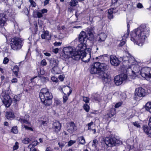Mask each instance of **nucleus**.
<instances>
[{
    "label": "nucleus",
    "mask_w": 151,
    "mask_h": 151,
    "mask_svg": "<svg viewBox=\"0 0 151 151\" xmlns=\"http://www.w3.org/2000/svg\"><path fill=\"white\" fill-rule=\"evenodd\" d=\"M39 97L41 101L44 104H50L48 102L52 98V93H50L47 88H43L40 91Z\"/></svg>",
    "instance_id": "nucleus-5"
},
{
    "label": "nucleus",
    "mask_w": 151,
    "mask_h": 151,
    "mask_svg": "<svg viewBox=\"0 0 151 151\" xmlns=\"http://www.w3.org/2000/svg\"><path fill=\"white\" fill-rule=\"evenodd\" d=\"M78 3V1L76 0H71V1L70 3V5L72 6H75L76 4Z\"/></svg>",
    "instance_id": "nucleus-36"
},
{
    "label": "nucleus",
    "mask_w": 151,
    "mask_h": 151,
    "mask_svg": "<svg viewBox=\"0 0 151 151\" xmlns=\"http://www.w3.org/2000/svg\"><path fill=\"white\" fill-rule=\"evenodd\" d=\"M127 78V74H121L116 76L114 78V82L117 86H119L122 84L124 81L126 80Z\"/></svg>",
    "instance_id": "nucleus-10"
},
{
    "label": "nucleus",
    "mask_w": 151,
    "mask_h": 151,
    "mask_svg": "<svg viewBox=\"0 0 151 151\" xmlns=\"http://www.w3.org/2000/svg\"><path fill=\"white\" fill-rule=\"evenodd\" d=\"M142 128L144 132L147 135L151 130V127L149 126H148L147 125H144L142 127Z\"/></svg>",
    "instance_id": "nucleus-27"
},
{
    "label": "nucleus",
    "mask_w": 151,
    "mask_h": 151,
    "mask_svg": "<svg viewBox=\"0 0 151 151\" xmlns=\"http://www.w3.org/2000/svg\"><path fill=\"white\" fill-rule=\"evenodd\" d=\"M55 104H60V101L58 99H56L55 100Z\"/></svg>",
    "instance_id": "nucleus-64"
},
{
    "label": "nucleus",
    "mask_w": 151,
    "mask_h": 151,
    "mask_svg": "<svg viewBox=\"0 0 151 151\" xmlns=\"http://www.w3.org/2000/svg\"><path fill=\"white\" fill-rule=\"evenodd\" d=\"M99 65L98 62H96L92 65L90 67V72L91 74H98L99 76L98 66Z\"/></svg>",
    "instance_id": "nucleus-16"
},
{
    "label": "nucleus",
    "mask_w": 151,
    "mask_h": 151,
    "mask_svg": "<svg viewBox=\"0 0 151 151\" xmlns=\"http://www.w3.org/2000/svg\"><path fill=\"white\" fill-rule=\"evenodd\" d=\"M83 100L86 103H88L89 101V98L88 97H83Z\"/></svg>",
    "instance_id": "nucleus-40"
},
{
    "label": "nucleus",
    "mask_w": 151,
    "mask_h": 151,
    "mask_svg": "<svg viewBox=\"0 0 151 151\" xmlns=\"http://www.w3.org/2000/svg\"><path fill=\"white\" fill-rule=\"evenodd\" d=\"M37 15L38 18H40L42 17V12H37Z\"/></svg>",
    "instance_id": "nucleus-50"
},
{
    "label": "nucleus",
    "mask_w": 151,
    "mask_h": 151,
    "mask_svg": "<svg viewBox=\"0 0 151 151\" xmlns=\"http://www.w3.org/2000/svg\"><path fill=\"white\" fill-rule=\"evenodd\" d=\"M137 8H138L139 9H141V8H142L143 7V6L142 4L139 3L138 4H137Z\"/></svg>",
    "instance_id": "nucleus-53"
},
{
    "label": "nucleus",
    "mask_w": 151,
    "mask_h": 151,
    "mask_svg": "<svg viewBox=\"0 0 151 151\" xmlns=\"http://www.w3.org/2000/svg\"><path fill=\"white\" fill-rule=\"evenodd\" d=\"M124 63L128 64V66L124 68V72L129 76L139 77L141 76L145 79L149 81L151 79V68L143 67V63L135 61L134 58L129 55L122 58Z\"/></svg>",
    "instance_id": "nucleus-1"
},
{
    "label": "nucleus",
    "mask_w": 151,
    "mask_h": 151,
    "mask_svg": "<svg viewBox=\"0 0 151 151\" xmlns=\"http://www.w3.org/2000/svg\"><path fill=\"white\" fill-rule=\"evenodd\" d=\"M31 140V139L28 138H26L22 141V142L25 144H28Z\"/></svg>",
    "instance_id": "nucleus-34"
},
{
    "label": "nucleus",
    "mask_w": 151,
    "mask_h": 151,
    "mask_svg": "<svg viewBox=\"0 0 151 151\" xmlns=\"http://www.w3.org/2000/svg\"><path fill=\"white\" fill-rule=\"evenodd\" d=\"M135 127H136L137 128H139L140 127V125L139 123L137 122H136L133 123Z\"/></svg>",
    "instance_id": "nucleus-47"
},
{
    "label": "nucleus",
    "mask_w": 151,
    "mask_h": 151,
    "mask_svg": "<svg viewBox=\"0 0 151 151\" xmlns=\"http://www.w3.org/2000/svg\"><path fill=\"white\" fill-rule=\"evenodd\" d=\"M41 38L42 39H45L48 40H50L51 36L49 32L47 30L44 31L43 33L41 35Z\"/></svg>",
    "instance_id": "nucleus-21"
},
{
    "label": "nucleus",
    "mask_w": 151,
    "mask_h": 151,
    "mask_svg": "<svg viewBox=\"0 0 151 151\" xmlns=\"http://www.w3.org/2000/svg\"><path fill=\"white\" fill-rule=\"evenodd\" d=\"M63 89H64V90H65L66 91H69L68 92H67L68 96H69L70 95L72 91V89L69 86H64V87L62 89V91H63Z\"/></svg>",
    "instance_id": "nucleus-32"
},
{
    "label": "nucleus",
    "mask_w": 151,
    "mask_h": 151,
    "mask_svg": "<svg viewBox=\"0 0 151 151\" xmlns=\"http://www.w3.org/2000/svg\"><path fill=\"white\" fill-rule=\"evenodd\" d=\"M52 73L54 74H59L60 73L61 71L58 65L52 68L51 70Z\"/></svg>",
    "instance_id": "nucleus-24"
},
{
    "label": "nucleus",
    "mask_w": 151,
    "mask_h": 151,
    "mask_svg": "<svg viewBox=\"0 0 151 151\" xmlns=\"http://www.w3.org/2000/svg\"><path fill=\"white\" fill-rule=\"evenodd\" d=\"M6 116L8 119L10 118L14 119L15 117V116L14 113L11 112H6Z\"/></svg>",
    "instance_id": "nucleus-29"
},
{
    "label": "nucleus",
    "mask_w": 151,
    "mask_h": 151,
    "mask_svg": "<svg viewBox=\"0 0 151 151\" xmlns=\"http://www.w3.org/2000/svg\"><path fill=\"white\" fill-rule=\"evenodd\" d=\"M65 144L66 142H59L58 143L60 147L61 148H62L63 147L65 146Z\"/></svg>",
    "instance_id": "nucleus-46"
},
{
    "label": "nucleus",
    "mask_w": 151,
    "mask_h": 151,
    "mask_svg": "<svg viewBox=\"0 0 151 151\" xmlns=\"http://www.w3.org/2000/svg\"><path fill=\"white\" fill-rule=\"evenodd\" d=\"M23 39L18 37L12 38L10 42L11 48L15 50L20 49L23 45Z\"/></svg>",
    "instance_id": "nucleus-7"
},
{
    "label": "nucleus",
    "mask_w": 151,
    "mask_h": 151,
    "mask_svg": "<svg viewBox=\"0 0 151 151\" xmlns=\"http://www.w3.org/2000/svg\"><path fill=\"white\" fill-rule=\"evenodd\" d=\"M43 54L49 57L51 56L50 54L48 52H43Z\"/></svg>",
    "instance_id": "nucleus-60"
},
{
    "label": "nucleus",
    "mask_w": 151,
    "mask_h": 151,
    "mask_svg": "<svg viewBox=\"0 0 151 151\" xmlns=\"http://www.w3.org/2000/svg\"><path fill=\"white\" fill-rule=\"evenodd\" d=\"M94 28L93 27H88L87 28L86 32L88 35L89 37L86 35V33L84 31H82L78 37L79 42L80 43H86L88 39L90 40H92L94 38Z\"/></svg>",
    "instance_id": "nucleus-4"
},
{
    "label": "nucleus",
    "mask_w": 151,
    "mask_h": 151,
    "mask_svg": "<svg viewBox=\"0 0 151 151\" xmlns=\"http://www.w3.org/2000/svg\"><path fill=\"white\" fill-rule=\"evenodd\" d=\"M20 98L21 96L19 95L14 96L12 100L11 99V103H16L20 100Z\"/></svg>",
    "instance_id": "nucleus-28"
},
{
    "label": "nucleus",
    "mask_w": 151,
    "mask_h": 151,
    "mask_svg": "<svg viewBox=\"0 0 151 151\" xmlns=\"http://www.w3.org/2000/svg\"><path fill=\"white\" fill-rule=\"evenodd\" d=\"M24 127L26 129L31 130V131H33V129L31 127H28L26 126H24Z\"/></svg>",
    "instance_id": "nucleus-55"
},
{
    "label": "nucleus",
    "mask_w": 151,
    "mask_h": 151,
    "mask_svg": "<svg viewBox=\"0 0 151 151\" xmlns=\"http://www.w3.org/2000/svg\"><path fill=\"white\" fill-rule=\"evenodd\" d=\"M9 60V58L7 57H6L4 58L3 61V63L4 64H6L7 63Z\"/></svg>",
    "instance_id": "nucleus-43"
},
{
    "label": "nucleus",
    "mask_w": 151,
    "mask_h": 151,
    "mask_svg": "<svg viewBox=\"0 0 151 151\" xmlns=\"http://www.w3.org/2000/svg\"><path fill=\"white\" fill-rule=\"evenodd\" d=\"M53 129L54 131L56 133L59 132L61 128V124L58 121H55L53 123Z\"/></svg>",
    "instance_id": "nucleus-19"
},
{
    "label": "nucleus",
    "mask_w": 151,
    "mask_h": 151,
    "mask_svg": "<svg viewBox=\"0 0 151 151\" xmlns=\"http://www.w3.org/2000/svg\"><path fill=\"white\" fill-rule=\"evenodd\" d=\"M51 79L52 81L56 83L58 81L57 78L55 76H52L51 78Z\"/></svg>",
    "instance_id": "nucleus-45"
},
{
    "label": "nucleus",
    "mask_w": 151,
    "mask_h": 151,
    "mask_svg": "<svg viewBox=\"0 0 151 151\" xmlns=\"http://www.w3.org/2000/svg\"><path fill=\"white\" fill-rule=\"evenodd\" d=\"M135 96L134 97L135 99L137 100L136 97L138 96L139 98L145 96L146 94L145 90L141 87L136 88L135 90Z\"/></svg>",
    "instance_id": "nucleus-12"
},
{
    "label": "nucleus",
    "mask_w": 151,
    "mask_h": 151,
    "mask_svg": "<svg viewBox=\"0 0 151 151\" xmlns=\"http://www.w3.org/2000/svg\"><path fill=\"white\" fill-rule=\"evenodd\" d=\"M40 11L42 12V14H44L46 13L47 12V9H43L41 10Z\"/></svg>",
    "instance_id": "nucleus-58"
},
{
    "label": "nucleus",
    "mask_w": 151,
    "mask_h": 151,
    "mask_svg": "<svg viewBox=\"0 0 151 151\" xmlns=\"http://www.w3.org/2000/svg\"><path fill=\"white\" fill-rule=\"evenodd\" d=\"M116 113V112L115 109L111 108L110 110L109 113L107 114V115L109 117L111 118L115 115Z\"/></svg>",
    "instance_id": "nucleus-30"
},
{
    "label": "nucleus",
    "mask_w": 151,
    "mask_h": 151,
    "mask_svg": "<svg viewBox=\"0 0 151 151\" xmlns=\"http://www.w3.org/2000/svg\"><path fill=\"white\" fill-rule=\"evenodd\" d=\"M63 103H64L66 102V101L68 99V97L67 96H66V94L65 93V95L63 96Z\"/></svg>",
    "instance_id": "nucleus-51"
},
{
    "label": "nucleus",
    "mask_w": 151,
    "mask_h": 151,
    "mask_svg": "<svg viewBox=\"0 0 151 151\" xmlns=\"http://www.w3.org/2000/svg\"><path fill=\"white\" fill-rule=\"evenodd\" d=\"M96 60H98L100 61H103L104 60V55H102L99 56L98 57H96Z\"/></svg>",
    "instance_id": "nucleus-37"
},
{
    "label": "nucleus",
    "mask_w": 151,
    "mask_h": 151,
    "mask_svg": "<svg viewBox=\"0 0 151 151\" xmlns=\"http://www.w3.org/2000/svg\"><path fill=\"white\" fill-rule=\"evenodd\" d=\"M98 141L97 139H94L93 141V146H94L95 147H96V144L98 143Z\"/></svg>",
    "instance_id": "nucleus-57"
},
{
    "label": "nucleus",
    "mask_w": 151,
    "mask_h": 151,
    "mask_svg": "<svg viewBox=\"0 0 151 151\" xmlns=\"http://www.w3.org/2000/svg\"><path fill=\"white\" fill-rule=\"evenodd\" d=\"M110 62L112 65L115 66H118L120 63V61L114 55L110 56Z\"/></svg>",
    "instance_id": "nucleus-18"
},
{
    "label": "nucleus",
    "mask_w": 151,
    "mask_h": 151,
    "mask_svg": "<svg viewBox=\"0 0 151 151\" xmlns=\"http://www.w3.org/2000/svg\"><path fill=\"white\" fill-rule=\"evenodd\" d=\"M150 32V28L148 25L142 24L131 32L130 40L134 43L142 46L149 36Z\"/></svg>",
    "instance_id": "nucleus-2"
},
{
    "label": "nucleus",
    "mask_w": 151,
    "mask_h": 151,
    "mask_svg": "<svg viewBox=\"0 0 151 151\" xmlns=\"http://www.w3.org/2000/svg\"><path fill=\"white\" fill-rule=\"evenodd\" d=\"M14 13L12 9H9L5 12V14L0 13V27H2L7 25L6 19L13 17Z\"/></svg>",
    "instance_id": "nucleus-6"
},
{
    "label": "nucleus",
    "mask_w": 151,
    "mask_h": 151,
    "mask_svg": "<svg viewBox=\"0 0 151 151\" xmlns=\"http://www.w3.org/2000/svg\"><path fill=\"white\" fill-rule=\"evenodd\" d=\"M11 131L14 134H16L18 132V130L17 126L13 127L11 129Z\"/></svg>",
    "instance_id": "nucleus-35"
},
{
    "label": "nucleus",
    "mask_w": 151,
    "mask_h": 151,
    "mask_svg": "<svg viewBox=\"0 0 151 151\" xmlns=\"http://www.w3.org/2000/svg\"><path fill=\"white\" fill-rule=\"evenodd\" d=\"M104 142L105 144L109 147H112L122 143L121 141L117 139L115 137L109 136L105 138Z\"/></svg>",
    "instance_id": "nucleus-9"
},
{
    "label": "nucleus",
    "mask_w": 151,
    "mask_h": 151,
    "mask_svg": "<svg viewBox=\"0 0 151 151\" xmlns=\"http://www.w3.org/2000/svg\"><path fill=\"white\" fill-rule=\"evenodd\" d=\"M86 43H81L78 46L76 52L80 54L81 56L80 58L81 59L82 61L87 63L89 61V58H88L86 60L84 58V56H85V55L84 54L85 50L86 48Z\"/></svg>",
    "instance_id": "nucleus-8"
},
{
    "label": "nucleus",
    "mask_w": 151,
    "mask_h": 151,
    "mask_svg": "<svg viewBox=\"0 0 151 151\" xmlns=\"http://www.w3.org/2000/svg\"><path fill=\"white\" fill-rule=\"evenodd\" d=\"M52 148L50 147H47L46 148V149L45 151H52Z\"/></svg>",
    "instance_id": "nucleus-61"
},
{
    "label": "nucleus",
    "mask_w": 151,
    "mask_h": 151,
    "mask_svg": "<svg viewBox=\"0 0 151 151\" xmlns=\"http://www.w3.org/2000/svg\"><path fill=\"white\" fill-rule=\"evenodd\" d=\"M107 37L106 34L104 32L99 34L98 36V41L99 42H101L104 41Z\"/></svg>",
    "instance_id": "nucleus-20"
},
{
    "label": "nucleus",
    "mask_w": 151,
    "mask_h": 151,
    "mask_svg": "<svg viewBox=\"0 0 151 151\" xmlns=\"http://www.w3.org/2000/svg\"><path fill=\"white\" fill-rule=\"evenodd\" d=\"M50 65L52 68L58 65L59 61L58 60L54 58H52L50 60Z\"/></svg>",
    "instance_id": "nucleus-22"
},
{
    "label": "nucleus",
    "mask_w": 151,
    "mask_h": 151,
    "mask_svg": "<svg viewBox=\"0 0 151 151\" xmlns=\"http://www.w3.org/2000/svg\"><path fill=\"white\" fill-rule=\"evenodd\" d=\"M18 148V143L16 142L13 146V149L14 150H17Z\"/></svg>",
    "instance_id": "nucleus-42"
},
{
    "label": "nucleus",
    "mask_w": 151,
    "mask_h": 151,
    "mask_svg": "<svg viewBox=\"0 0 151 151\" xmlns=\"http://www.w3.org/2000/svg\"><path fill=\"white\" fill-rule=\"evenodd\" d=\"M1 99L4 104H11V99L6 91H3L1 95Z\"/></svg>",
    "instance_id": "nucleus-13"
},
{
    "label": "nucleus",
    "mask_w": 151,
    "mask_h": 151,
    "mask_svg": "<svg viewBox=\"0 0 151 151\" xmlns=\"http://www.w3.org/2000/svg\"><path fill=\"white\" fill-rule=\"evenodd\" d=\"M19 70V68L17 65H16L14 67L13 72L15 76L17 78H20V77L18 75Z\"/></svg>",
    "instance_id": "nucleus-25"
},
{
    "label": "nucleus",
    "mask_w": 151,
    "mask_h": 151,
    "mask_svg": "<svg viewBox=\"0 0 151 151\" xmlns=\"http://www.w3.org/2000/svg\"><path fill=\"white\" fill-rule=\"evenodd\" d=\"M38 142L37 141H34L31 144H30L29 147H30L31 145H32V147H35V146H36L38 144Z\"/></svg>",
    "instance_id": "nucleus-41"
},
{
    "label": "nucleus",
    "mask_w": 151,
    "mask_h": 151,
    "mask_svg": "<svg viewBox=\"0 0 151 151\" xmlns=\"http://www.w3.org/2000/svg\"><path fill=\"white\" fill-rule=\"evenodd\" d=\"M99 95L95 94L91 97V98L93 99V103H98V102L100 101L101 100V99L99 98Z\"/></svg>",
    "instance_id": "nucleus-31"
},
{
    "label": "nucleus",
    "mask_w": 151,
    "mask_h": 151,
    "mask_svg": "<svg viewBox=\"0 0 151 151\" xmlns=\"http://www.w3.org/2000/svg\"><path fill=\"white\" fill-rule=\"evenodd\" d=\"M62 56L65 59L70 60H78L81 57L80 54L76 52V50L72 46H68L63 48Z\"/></svg>",
    "instance_id": "nucleus-3"
},
{
    "label": "nucleus",
    "mask_w": 151,
    "mask_h": 151,
    "mask_svg": "<svg viewBox=\"0 0 151 151\" xmlns=\"http://www.w3.org/2000/svg\"><path fill=\"white\" fill-rule=\"evenodd\" d=\"M76 129V127L73 122L67 123V130L69 133H72Z\"/></svg>",
    "instance_id": "nucleus-17"
},
{
    "label": "nucleus",
    "mask_w": 151,
    "mask_h": 151,
    "mask_svg": "<svg viewBox=\"0 0 151 151\" xmlns=\"http://www.w3.org/2000/svg\"><path fill=\"white\" fill-rule=\"evenodd\" d=\"M78 142L81 144L84 145L85 143L84 138L83 136H81L78 138Z\"/></svg>",
    "instance_id": "nucleus-33"
},
{
    "label": "nucleus",
    "mask_w": 151,
    "mask_h": 151,
    "mask_svg": "<svg viewBox=\"0 0 151 151\" xmlns=\"http://www.w3.org/2000/svg\"><path fill=\"white\" fill-rule=\"evenodd\" d=\"M50 0H45L44 2V5L46 6L47 5L48 3Z\"/></svg>",
    "instance_id": "nucleus-62"
},
{
    "label": "nucleus",
    "mask_w": 151,
    "mask_h": 151,
    "mask_svg": "<svg viewBox=\"0 0 151 151\" xmlns=\"http://www.w3.org/2000/svg\"><path fill=\"white\" fill-rule=\"evenodd\" d=\"M91 49L90 48H88L86 49L85 50L84 54L85 56H84V58L85 59H87L88 58H89V59L91 58Z\"/></svg>",
    "instance_id": "nucleus-23"
},
{
    "label": "nucleus",
    "mask_w": 151,
    "mask_h": 151,
    "mask_svg": "<svg viewBox=\"0 0 151 151\" xmlns=\"http://www.w3.org/2000/svg\"><path fill=\"white\" fill-rule=\"evenodd\" d=\"M114 8H111L108 10V17L109 19H111L113 18V14L114 12H115L114 11Z\"/></svg>",
    "instance_id": "nucleus-26"
},
{
    "label": "nucleus",
    "mask_w": 151,
    "mask_h": 151,
    "mask_svg": "<svg viewBox=\"0 0 151 151\" xmlns=\"http://www.w3.org/2000/svg\"><path fill=\"white\" fill-rule=\"evenodd\" d=\"M83 108L86 112H88L89 110V106L88 104H84Z\"/></svg>",
    "instance_id": "nucleus-39"
},
{
    "label": "nucleus",
    "mask_w": 151,
    "mask_h": 151,
    "mask_svg": "<svg viewBox=\"0 0 151 151\" xmlns=\"http://www.w3.org/2000/svg\"><path fill=\"white\" fill-rule=\"evenodd\" d=\"M99 77L102 78L104 83L106 84H111L112 81L110 76L107 73H106L99 76Z\"/></svg>",
    "instance_id": "nucleus-15"
},
{
    "label": "nucleus",
    "mask_w": 151,
    "mask_h": 151,
    "mask_svg": "<svg viewBox=\"0 0 151 151\" xmlns=\"http://www.w3.org/2000/svg\"><path fill=\"white\" fill-rule=\"evenodd\" d=\"M99 65L98 66L99 72V76L106 73V71L108 69V66L104 63H101L97 62Z\"/></svg>",
    "instance_id": "nucleus-14"
},
{
    "label": "nucleus",
    "mask_w": 151,
    "mask_h": 151,
    "mask_svg": "<svg viewBox=\"0 0 151 151\" xmlns=\"http://www.w3.org/2000/svg\"><path fill=\"white\" fill-rule=\"evenodd\" d=\"M75 142L76 141H75L70 140L68 142V145L69 146H70Z\"/></svg>",
    "instance_id": "nucleus-49"
},
{
    "label": "nucleus",
    "mask_w": 151,
    "mask_h": 151,
    "mask_svg": "<svg viewBox=\"0 0 151 151\" xmlns=\"http://www.w3.org/2000/svg\"><path fill=\"white\" fill-rule=\"evenodd\" d=\"M145 109L151 113V104H145L144 106Z\"/></svg>",
    "instance_id": "nucleus-38"
},
{
    "label": "nucleus",
    "mask_w": 151,
    "mask_h": 151,
    "mask_svg": "<svg viewBox=\"0 0 151 151\" xmlns=\"http://www.w3.org/2000/svg\"><path fill=\"white\" fill-rule=\"evenodd\" d=\"M61 42H56L54 43V45L55 46H60L61 45Z\"/></svg>",
    "instance_id": "nucleus-52"
},
{
    "label": "nucleus",
    "mask_w": 151,
    "mask_h": 151,
    "mask_svg": "<svg viewBox=\"0 0 151 151\" xmlns=\"http://www.w3.org/2000/svg\"><path fill=\"white\" fill-rule=\"evenodd\" d=\"M29 1L30 3L31 4L32 7H35L36 6V4L33 0H30V1Z\"/></svg>",
    "instance_id": "nucleus-48"
},
{
    "label": "nucleus",
    "mask_w": 151,
    "mask_h": 151,
    "mask_svg": "<svg viewBox=\"0 0 151 151\" xmlns=\"http://www.w3.org/2000/svg\"><path fill=\"white\" fill-rule=\"evenodd\" d=\"M38 81V78L37 77H35L31 79V82L33 83L34 81Z\"/></svg>",
    "instance_id": "nucleus-59"
},
{
    "label": "nucleus",
    "mask_w": 151,
    "mask_h": 151,
    "mask_svg": "<svg viewBox=\"0 0 151 151\" xmlns=\"http://www.w3.org/2000/svg\"><path fill=\"white\" fill-rule=\"evenodd\" d=\"M18 81V80L17 78H13L11 80V82L12 83H16Z\"/></svg>",
    "instance_id": "nucleus-54"
},
{
    "label": "nucleus",
    "mask_w": 151,
    "mask_h": 151,
    "mask_svg": "<svg viewBox=\"0 0 151 151\" xmlns=\"http://www.w3.org/2000/svg\"><path fill=\"white\" fill-rule=\"evenodd\" d=\"M64 78V76L63 75H60L59 76V78L61 81H63Z\"/></svg>",
    "instance_id": "nucleus-56"
},
{
    "label": "nucleus",
    "mask_w": 151,
    "mask_h": 151,
    "mask_svg": "<svg viewBox=\"0 0 151 151\" xmlns=\"http://www.w3.org/2000/svg\"><path fill=\"white\" fill-rule=\"evenodd\" d=\"M130 21L129 22H127V31L124 34V35L122 36V39L123 40L122 42H121L118 45V47L119 48L122 47L123 49L124 50H127V46L126 44L125 39L128 37L129 35L128 30L129 28L130 27L129 25V23Z\"/></svg>",
    "instance_id": "nucleus-11"
},
{
    "label": "nucleus",
    "mask_w": 151,
    "mask_h": 151,
    "mask_svg": "<svg viewBox=\"0 0 151 151\" xmlns=\"http://www.w3.org/2000/svg\"><path fill=\"white\" fill-rule=\"evenodd\" d=\"M59 51V49L58 48H55V49H54L53 50V52H55V53H58Z\"/></svg>",
    "instance_id": "nucleus-63"
},
{
    "label": "nucleus",
    "mask_w": 151,
    "mask_h": 151,
    "mask_svg": "<svg viewBox=\"0 0 151 151\" xmlns=\"http://www.w3.org/2000/svg\"><path fill=\"white\" fill-rule=\"evenodd\" d=\"M47 63L46 60L45 59L42 60L41 62V64L43 66H45L46 65Z\"/></svg>",
    "instance_id": "nucleus-44"
}]
</instances>
